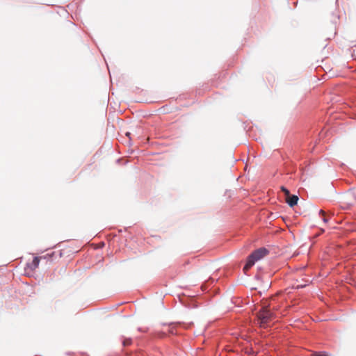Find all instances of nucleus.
<instances>
[{
  "instance_id": "f03ea898",
  "label": "nucleus",
  "mask_w": 356,
  "mask_h": 356,
  "mask_svg": "<svg viewBox=\"0 0 356 356\" xmlns=\"http://www.w3.org/2000/svg\"><path fill=\"white\" fill-rule=\"evenodd\" d=\"M274 318V314L268 309V306H264L257 314L258 323L264 327Z\"/></svg>"
},
{
  "instance_id": "1a4fd4ad",
  "label": "nucleus",
  "mask_w": 356,
  "mask_h": 356,
  "mask_svg": "<svg viewBox=\"0 0 356 356\" xmlns=\"http://www.w3.org/2000/svg\"><path fill=\"white\" fill-rule=\"evenodd\" d=\"M311 356H327V355L326 354L322 353H314L312 354Z\"/></svg>"
},
{
  "instance_id": "0eeeda50",
  "label": "nucleus",
  "mask_w": 356,
  "mask_h": 356,
  "mask_svg": "<svg viewBox=\"0 0 356 356\" xmlns=\"http://www.w3.org/2000/svg\"><path fill=\"white\" fill-rule=\"evenodd\" d=\"M131 339H124L122 341V345L124 346H127L131 344Z\"/></svg>"
},
{
  "instance_id": "7ed1b4c3",
  "label": "nucleus",
  "mask_w": 356,
  "mask_h": 356,
  "mask_svg": "<svg viewBox=\"0 0 356 356\" xmlns=\"http://www.w3.org/2000/svg\"><path fill=\"white\" fill-rule=\"evenodd\" d=\"M343 202L348 206L353 205L356 202V196L353 193L347 194L343 197Z\"/></svg>"
},
{
  "instance_id": "39448f33",
  "label": "nucleus",
  "mask_w": 356,
  "mask_h": 356,
  "mask_svg": "<svg viewBox=\"0 0 356 356\" xmlns=\"http://www.w3.org/2000/svg\"><path fill=\"white\" fill-rule=\"evenodd\" d=\"M39 263H40V258L35 257L33 259L32 262L31 264H28V266H29V267L31 268V270H35V268H37L38 267Z\"/></svg>"
},
{
  "instance_id": "f257e3e1",
  "label": "nucleus",
  "mask_w": 356,
  "mask_h": 356,
  "mask_svg": "<svg viewBox=\"0 0 356 356\" xmlns=\"http://www.w3.org/2000/svg\"><path fill=\"white\" fill-rule=\"evenodd\" d=\"M268 253V250L264 248H261L254 251L248 257V261L245 266L243 267V271L245 273L250 270V268L255 264L256 261L264 258Z\"/></svg>"
},
{
  "instance_id": "9d476101",
  "label": "nucleus",
  "mask_w": 356,
  "mask_h": 356,
  "mask_svg": "<svg viewBox=\"0 0 356 356\" xmlns=\"http://www.w3.org/2000/svg\"><path fill=\"white\" fill-rule=\"evenodd\" d=\"M126 135H127V136H129L130 133L127 132V133L126 134Z\"/></svg>"
},
{
  "instance_id": "6e6552de",
  "label": "nucleus",
  "mask_w": 356,
  "mask_h": 356,
  "mask_svg": "<svg viewBox=\"0 0 356 356\" xmlns=\"http://www.w3.org/2000/svg\"><path fill=\"white\" fill-rule=\"evenodd\" d=\"M281 190H282V191L284 193V195H285V198H286L287 196H289V195H290V192H289V191L287 188H285V187H284V186H282V187H281Z\"/></svg>"
},
{
  "instance_id": "423d86ee",
  "label": "nucleus",
  "mask_w": 356,
  "mask_h": 356,
  "mask_svg": "<svg viewBox=\"0 0 356 356\" xmlns=\"http://www.w3.org/2000/svg\"><path fill=\"white\" fill-rule=\"evenodd\" d=\"M319 215L322 216L323 220L324 222L326 223L328 222V218L325 216V212L323 210L319 211Z\"/></svg>"
},
{
  "instance_id": "20e7f679",
  "label": "nucleus",
  "mask_w": 356,
  "mask_h": 356,
  "mask_svg": "<svg viewBox=\"0 0 356 356\" xmlns=\"http://www.w3.org/2000/svg\"><path fill=\"white\" fill-rule=\"evenodd\" d=\"M285 200H286V202H287V204L290 207H293V206L297 204L298 201V197L295 195H291V194H290L289 196H287L285 198Z\"/></svg>"
}]
</instances>
